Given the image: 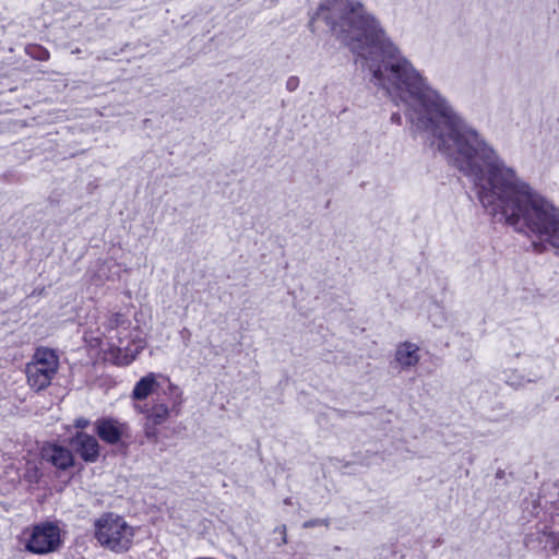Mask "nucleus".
Instances as JSON below:
<instances>
[{
  "instance_id": "f257e3e1",
  "label": "nucleus",
  "mask_w": 559,
  "mask_h": 559,
  "mask_svg": "<svg viewBox=\"0 0 559 559\" xmlns=\"http://www.w3.org/2000/svg\"><path fill=\"white\" fill-rule=\"evenodd\" d=\"M381 87L411 107L409 119L431 144L469 176L492 216L545 238L559 251V210L534 192L457 117L388 39L381 38Z\"/></svg>"
},
{
  "instance_id": "f03ea898",
  "label": "nucleus",
  "mask_w": 559,
  "mask_h": 559,
  "mask_svg": "<svg viewBox=\"0 0 559 559\" xmlns=\"http://www.w3.org/2000/svg\"><path fill=\"white\" fill-rule=\"evenodd\" d=\"M93 526L94 537L100 547L115 554H124L132 548L136 528L123 516L106 512L94 521Z\"/></svg>"
},
{
  "instance_id": "7ed1b4c3",
  "label": "nucleus",
  "mask_w": 559,
  "mask_h": 559,
  "mask_svg": "<svg viewBox=\"0 0 559 559\" xmlns=\"http://www.w3.org/2000/svg\"><path fill=\"white\" fill-rule=\"evenodd\" d=\"M24 550L33 555L57 551L61 544V530L53 522H41L24 528L20 536Z\"/></svg>"
},
{
  "instance_id": "20e7f679",
  "label": "nucleus",
  "mask_w": 559,
  "mask_h": 559,
  "mask_svg": "<svg viewBox=\"0 0 559 559\" xmlns=\"http://www.w3.org/2000/svg\"><path fill=\"white\" fill-rule=\"evenodd\" d=\"M59 365L55 352H35L32 360L26 365V377L31 388L40 391L47 388Z\"/></svg>"
},
{
  "instance_id": "39448f33",
  "label": "nucleus",
  "mask_w": 559,
  "mask_h": 559,
  "mask_svg": "<svg viewBox=\"0 0 559 559\" xmlns=\"http://www.w3.org/2000/svg\"><path fill=\"white\" fill-rule=\"evenodd\" d=\"M134 408L145 416V425H144V433L147 438L156 439L157 437V426L164 424L169 415V407L159 401L153 402L151 405L148 404H135Z\"/></svg>"
},
{
  "instance_id": "423d86ee",
  "label": "nucleus",
  "mask_w": 559,
  "mask_h": 559,
  "mask_svg": "<svg viewBox=\"0 0 559 559\" xmlns=\"http://www.w3.org/2000/svg\"><path fill=\"white\" fill-rule=\"evenodd\" d=\"M95 431L108 444H118L123 439L130 437L129 425L111 417L97 419L95 421Z\"/></svg>"
},
{
  "instance_id": "0eeeda50",
  "label": "nucleus",
  "mask_w": 559,
  "mask_h": 559,
  "mask_svg": "<svg viewBox=\"0 0 559 559\" xmlns=\"http://www.w3.org/2000/svg\"><path fill=\"white\" fill-rule=\"evenodd\" d=\"M70 444L84 462L94 463L99 457L100 447L92 435L79 431L71 438Z\"/></svg>"
},
{
  "instance_id": "6e6552de",
  "label": "nucleus",
  "mask_w": 559,
  "mask_h": 559,
  "mask_svg": "<svg viewBox=\"0 0 559 559\" xmlns=\"http://www.w3.org/2000/svg\"><path fill=\"white\" fill-rule=\"evenodd\" d=\"M41 457L60 471H66L74 464V456L71 450L56 443L44 445L41 449Z\"/></svg>"
},
{
  "instance_id": "1a4fd4ad",
  "label": "nucleus",
  "mask_w": 559,
  "mask_h": 559,
  "mask_svg": "<svg viewBox=\"0 0 559 559\" xmlns=\"http://www.w3.org/2000/svg\"><path fill=\"white\" fill-rule=\"evenodd\" d=\"M157 378L158 376L153 372L141 378L134 385L132 397L136 401L146 400L156 391V388L158 386Z\"/></svg>"
},
{
  "instance_id": "9d476101",
  "label": "nucleus",
  "mask_w": 559,
  "mask_h": 559,
  "mask_svg": "<svg viewBox=\"0 0 559 559\" xmlns=\"http://www.w3.org/2000/svg\"><path fill=\"white\" fill-rule=\"evenodd\" d=\"M136 358L134 353L130 352H104V361L118 367L130 365Z\"/></svg>"
},
{
  "instance_id": "9b49d317",
  "label": "nucleus",
  "mask_w": 559,
  "mask_h": 559,
  "mask_svg": "<svg viewBox=\"0 0 559 559\" xmlns=\"http://www.w3.org/2000/svg\"><path fill=\"white\" fill-rule=\"evenodd\" d=\"M417 361L418 356L416 355V352H395V356L390 364L393 370L400 371L417 364Z\"/></svg>"
},
{
  "instance_id": "f8f14e48",
  "label": "nucleus",
  "mask_w": 559,
  "mask_h": 559,
  "mask_svg": "<svg viewBox=\"0 0 559 559\" xmlns=\"http://www.w3.org/2000/svg\"><path fill=\"white\" fill-rule=\"evenodd\" d=\"M545 537V545L552 549L554 551H557L559 549V532H544Z\"/></svg>"
},
{
  "instance_id": "ddd939ff",
  "label": "nucleus",
  "mask_w": 559,
  "mask_h": 559,
  "mask_svg": "<svg viewBox=\"0 0 559 559\" xmlns=\"http://www.w3.org/2000/svg\"><path fill=\"white\" fill-rule=\"evenodd\" d=\"M27 52L32 57L39 59V60H47L49 58V52L39 46L28 47Z\"/></svg>"
},
{
  "instance_id": "4468645a",
  "label": "nucleus",
  "mask_w": 559,
  "mask_h": 559,
  "mask_svg": "<svg viewBox=\"0 0 559 559\" xmlns=\"http://www.w3.org/2000/svg\"><path fill=\"white\" fill-rule=\"evenodd\" d=\"M299 85V79L296 76H290L286 82V87L288 91H295Z\"/></svg>"
},
{
  "instance_id": "2eb2a0df",
  "label": "nucleus",
  "mask_w": 559,
  "mask_h": 559,
  "mask_svg": "<svg viewBox=\"0 0 559 559\" xmlns=\"http://www.w3.org/2000/svg\"><path fill=\"white\" fill-rule=\"evenodd\" d=\"M88 425L90 421L83 417L76 418L74 421V426L80 429L86 428Z\"/></svg>"
},
{
  "instance_id": "dca6fc26",
  "label": "nucleus",
  "mask_w": 559,
  "mask_h": 559,
  "mask_svg": "<svg viewBox=\"0 0 559 559\" xmlns=\"http://www.w3.org/2000/svg\"><path fill=\"white\" fill-rule=\"evenodd\" d=\"M314 525V522H306L304 524L305 527H310V526H313Z\"/></svg>"
},
{
  "instance_id": "f3484780",
  "label": "nucleus",
  "mask_w": 559,
  "mask_h": 559,
  "mask_svg": "<svg viewBox=\"0 0 559 559\" xmlns=\"http://www.w3.org/2000/svg\"><path fill=\"white\" fill-rule=\"evenodd\" d=\"M392 120H394V121L399 122V121H400V117H399V116H396V115H393V116H392Z\"/></svg>"
}]
</instances>
